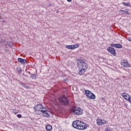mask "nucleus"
<instances>
[{
    "label": "nucleus",
    "mask_w": 131,
    "mask_h": 131,
    "mask_svg": "<svg viewBox=\"0 0 131 131\" xmlns=\"http://www.w3.org/2000/svg\"><path fill=\"white\" fill-rule=\"evenodd\" d=\"M111 47H114V48H115V44L112 43L111 44Z\"/></svg>",
    "instance_id": "obj_24"
},
{
    "label": "nucleus",
    "mask_w": 131,
    "mask_h": 131,
    "mask_svg": "<svg viewBox=\"0 0 131 131\" xmlns=\"http://www.w3.org/2000/svg\"><path fill=\"white\" fill-rule=\"evenodd\" d=\"M107 50L109 53L112 54V55H113V56H116V51L114 48L112 47H108Z\"/></svg>",
    "instance_id": "obj_10"
},
{
    "label": "nucleus",
    "mask_w": 131,
    "mask_h": 131,
    "mask_svg": "<svg viewBox=\"0 0 131 131\" xmlns=\"http://www.w3.org/2000/svg\"><path fill=\"white\" fill-rule=\"evenodd\" d=\"M18 61L21 63L22 65H24V64H26L27 63V60H26V59H23L21 58H18Z\"/></svg>",
    "instance_id": "obj_13"
},
{
    "label": "nucleus",
    "mask_w": 131,
    "mask_h": 131,
    "mask_svg": "<svg viewBox=\"0 0 131 131\" xmlns=\"http://www.w3.org/2000/svg\"><path fill=\"white\" fill-rule=\"evenodd\" d=\"M120 13H121L123 14H126L127 15H128V14H129V12H128L127 11H125V10H120L119 11Z\"/></svg>",
    "instance_id": "obj_17"
},
{
    "label": "nucleus",
    "mask_w": 131,
    "mask_h": 131,
    "mask_svg": "<svg viewBox=\"0 0 131 131\" xmlns=\"http://www.w3.org/2000/svg\"><path fill=\"white\" fill-rule=\"evenodd\" d=\"M58 100L63 106H68L69 105V100L65 96H61L58 98Z\"/></svg>",
    "instance_id": "obj_4"
},
{
    "label": "nucleus",
    "mask_w": 131,
    "mask_h": 131,
    "mask_svg": "<svg viewBox=\"0 0 131 131\" xmlns=\"http://www.w3.org/2000/svg\"><path fill=\"white\" fill-rule=\"evenodd\" d=\"M70 112L73 115H81L82 114L83 111L81 108L76 107V106H72L70 109Z\"/></svg>",
    "instance_id": "obj_3"
},
{
    "label": "nucleus",
    "mask_w": 131,
    "mask_h": 131,
    "mask_svg": "<svg viewBox=\"0 0 131 131\" xmlns=\"http://www.w3.org/2000/svg\"><path fill=\"white\" fill-rule=\"evenodd\" d=\"M115 48H117V49H121L122 48V45L120 43L115 44Z\"/></svg>",
    "instance_id": "obj_15"
},
{
    "label": "nucleus",
    "mask_w": 131,
    "mask_h": 131,
    "mask_svg": "<svg viewBox=\"0 0 131 131\" xmlns=\"http://www.w3.org/2000/svg\"><path fill=\"white\" fill-rule=\"evenodd\" d=\"M17 117L18 118H21V117H22V115L21 114H18V115H17Z\"/></svg>",
    "instance_id": "obj_23"
},
{
    "label": "nucleus",
    "mask_w": 131,
    "mask_h": 131,
    "mask_svg": "<svg viewBox=\"0 0 131 131\" xmlns=\"http://www.w3.org/2000/svg\"><path fill=\"white\" fill-rule=\"evenodd\" d=\"M77 66L79 69V74H80V75H83L88 68V63H85L81 59L78 62Z\"/></svg>",
    "instance_id": "obj_2"
},
{
    "label": "nucleus",
    "mask_w": 131,
    "mask_h": 131,
    "mask_svg": "<svg viewBox=\"0 0 131 131\" xmlns=\"http://www.w3.org/2000/svg\"><path fill=\"white\" fill-rule=\"evenodd\" d=\"M68 2H69V3H70V2H71V0H67Z\"/></svg>",
    "instance_id": "obj_26"
},
{
    "label": "nucleus",
    "mask_w": 131,
    "mask_h": 131,
    "mask_svg": "<svg viewBox=\"0 0 131 131\" xmlns=\"http://www.w3.org/2000/svg\"><path fill=\"white\" fill-rule=\"evenodd\" d=\"M6 21L5 20H2V23H5Z\"/></svg>",
    "instance_id": "obj_25"
},
{
    "label": "nucleus",
    "mask_w": 131,
    "mask_h": 131,
    "mask_svg": "<svg viewBox=\"0 0 131 131\" xmlns=\"http://www.w3.org/2000/svg\"><path fill=\"white\" fill-rule=\"evenodd\" d=\"M84 93L88 98H90V99H92V100L96 99V96L95 94H93V93H92L90 90H85Z\"/></svg>",
    "instance_id": "obj_5"
},
{
    "label": "nucleus",
    "mask_w": 131,
    "mask_h": 131,
    "mask_svg": "<svg viewBox=\"0 0 131 131\" xmlns=\"http://www.w3.org/2000/svg\"><path fill=\"white\" fill-rule=\"evenodd\" d=\"M25 76H27V75H25Z\"/></svg>",
    "instance_id": "obj_31"
},
{
    "label": "nucleus",
    "mask_w": 131,
    "mask_h": 131,
    "mask_svg": "<svg viewBox=\"0 0 131 131\" xmlns=\"http://www.w3.org/2000/svg\"><path fill=\"white\" fill-rule=\"evenodd\" d=\"M121 65L124 67H131L130 64L128 63V62L127 60H123L121 61Z\"/></svg>",
    "instance_id": "obj_12"
},
{
    "label": "nucleus",
    "mask_w": 131,
    "mask_h": 131,
    "mask_svg": "<svg viewBox=\"0 0 131 131\" xmlns=\"http://www.w3.org/2000/svg\"><path fill=\"white\" fill-rule=\"evenodd\" d=\"M21 85L22 86H23L24 88H25L26 89H29V86L27 85H25L24 83H21Z\"/></svg>",
    "instance_id": "obj_20"
},
{
    "label": "nucleus",
    "mask_w": 131,
    "mask_h": 131,
    "mask_svg": "<svg viewBox=\"0 0 131 131\" xmlns=\"http://www.w3.org/2000/svg\"><path fill=\"white\" fill-rule=\"evenodd\" d=\"M30 78L32 79H36L37 78V75L36 74H31Z\"/></svg>",
    "instance_id": "obj_16"
},
{
    "label": "nucleus",
    "mask_w": 131,
    "mask_h": 131,
    "mask_svg": "<svg viewBox=\"0 0 131 131\" xmlns=\"http://www.w3.org/2000/svg\"><path fill=\"white\" fill-rule=\"evenodd\" d=\"M17 71L18 73H21V72H22V69H21V68H17Z\"/></svg>",
    "instance_id": "obj_21"
},
{
    "label": "nucleus",
    "mask_w": 131,
    "mask_h": 131,
    "mask_svg": "<svg viewBox=\"0 0 131 131\" xmlns=\"http://www.w3.org/2000/svg\"><path fill=\"white\" fill-rule=\"evenodd\" d=\"M7 45H8L9 47L12 48L13 47V42L11 41L7 42Z\"/></svg>",
    "instance_id": "obj_19"
},
{
    "label": "nucleus",
    "mask_w": 131,
    "mask_h": 131,
    "mask_svg": "<svg viewBox=\"0 0 131 131\" xmlns=\"http://www.w3.org/2000/svg\"><path fill=\"white\" fill-rule=\"evenodd\" d=\"M2 19V15L0 14V20Z\"/></svg>",
    "instance_id": "obj_27"
},
{
    "label": "nucleus",
    "mask_w": 131,
    "mask_h": 131,
    "mask_svg": "<svg viewBox=\"0 0 131 131\" xmlns=\"http://www.w3.org/2000/svg\"><path fill=\"white\" fill-rule=\"evenodd\" d=\"M34 108L35 111H38V112H40V113L43 110L42 109H45V108H43V106L41 104H37L34 106Z\"/></svg>",
    "instance_id": "obj_8"
},
{
    "label": "nucleus",
    "mask_w": 131,
    "mask_h": 131,
    "mask_svg": "<svg viewBox=\"0 0 131 131\" xmlns=\"http://www.w3.org/2000/svg\"><path fill=\"white\" fill-rule=\"evenodd\" d=\"M42 114V115H43V116H45V117H50V115H49V113H48V111L47 109L44 108V110H43L41 113H40V114Z\"/></svg>",
    "instance_id": "obj_11"
},
{
    "label": "nucleus",
    "mask_w": 131,
    "mask_h": 131,
    "mask_svg": "<svg viewBox=\"0 0 131 131\" xmlns=\"http://www.w3.org/2000/svg\"><path fill=\"white\" fill-rule=\"evenodd\" d=\"M125 106L126 107V106H127V104H125Z\"/></svg>",
    "instance_id": "obj_30"
},
{
    "label": "nucleus",
    "mask_w": 131,
    "mask_h": 131,
    "mask_svg": "<svg viewBox=\"0 0 131 131\" xmlns=\"http://www.w3.org/2000/svg\"><path fill=\"white\" fill-rule=\"evenodd\" d=\"M28 73H29V74H30L31 75V73H30V72H28Z\"/></svg>",
    "instance_id": "obj_28"
},
{
    "label": "nucleus",
    "mask_w": 131,
    "mask_h": 131,
    "mask_svg": "<svg viewBox=\"0 0 131 131\" xmlns=\"http://www.w3.org/2000/svg\"><path fill=\"white\" fill-rule=\"evenodd\" d=\"M66 81H68V79H67L66 80Z\"/></svg>",
    "instance_id": "obj_29"
},
{
    "label": "nucleus",
    "mask_w": 131,
    "mask_h": 131,
    "mask_svg": "<svg viewBox=\"0 0 131 131\" xmlns=\"http://www.w3.org/2000/svg\"><path fill=\"white\" fill-rule=\"evenodd\" d=\"M105 131H112V129L110 127L105 128Z\"/></svg>",
    "instance_id": "obj_22"
},
{
    "label": "nucleus",
    "mask_w": 131,
    "mask_h": 131,
    "mask_svg": "<svg viewBox=\"0 0 131 131\" xmlns=\"http://www.w3.org/2000/svg\"><path fill=\"white\" fill-rule=\"evenodd\" d=\"M123 5L124 6H126V7H130V4H129V3H127L125 2H123Z\"/></svg>",
    "instance_id": "obj_18"
},
{
    "label": "nucleus",
    "mask_w": 131,
    "mask_h": 131,
    "mask_svg": "<svg viewBox=\"0 0 131 131\" xmlns=\"http://www.w3.org/2000/svg\"><path fill=\"white\" fill-rule=\"evenodd\" d=\"M88 124H85V123L80 121V120H75L72 122V126L74 128H76V129H79L80 130H84L88 128Z\"/></svg>",
    "instance_id": "obj_1"
},
{
    "label": "nucleus",
    "mask_w": 131,
    "mask_h": 131,
    "mask_svg": "<svg viewBox=\"0 0 131 131\" xmlns=\"http://www.w3.org/2000/svg\"><path fill=\"white\" fill-rule=\"evenodd\" d=\"M121 96L125 100L128 101V102H129L131 104V96L129 95V94H127L126 93H123L121 94Z\"/></svg>",
    "instance_id": "obj_6"
},
{
    "label": "nucleus",
    "mask_w": 131,
    "mask_h": 131,
    "mask_svg": "<svg viewBox=\"0 0 131 131\" xmlns=\"http://www.w3.org/2000/svg\"><path fill=\"white\" fill-rule=\"evenodd\" d=\"M78 47H79V45L76 44L74 45H67L66 48L69 50H74L75 49H77Z\"/></svg>",
    "instance_id": "obj_9"
},
{
    "label": "nucleus",
    "mask_w": 131,
    "mask_h": 131,
    "mask_svg": "<svg viewBox=\"0 0 131 131\" xmlns=\"http://www.w3.org/2000/svg\"><path fill=\"white\" fill-rule=\"evenodd\" d=\"M96 122L97 125H103V124H107L108 123V122L106 120L100 118L97 119Z\"/></svg>",
    "instance_id": "obj_7"
},
{
    "label": "nucleus",
    "mask_w": 131,
    "mask_h": 131,
    "mask_svg": "<svg viewBox=\"0 0 131 131\" xmlns=\"http://www.w3.org/2000/svg\"><path fill=\"white\" fill-rule=\"evenodd\" d=\"M46 128L47 130V131H51L52 130L53 127H52V125H47L46 127Z\"/></svg>",
    "instance_id": "obj_14"
}]
</instances>
